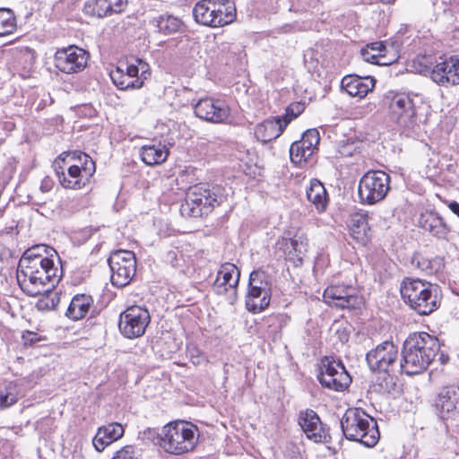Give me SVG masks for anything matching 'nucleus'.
<instances>
[{
	"instance_id": "nucleus-50",
	"label": "nucleus",
	"mask_w": 459,
	"mask_h": 459,
	"mask_svg": "<svg viewBox=\"0 0 459 459\" xmlns=\"http://www.w3.org/2000/svg\"><path fill=\"white\" fill-rule=\"evenodd\" d=\"M112 459H136L133 446H126L117 451Z\"/></svg>"
},
{
	"instance_id": "nucleus-22",
	"label": "nucleus",
	"mask_w": 459,
	"mask_h": 459,
	"mask_svg": "<svg viewBox=\"0 0 459 459\" xmlns=\"http://www.w3.org/2000/svg\"><path fill=\"white\" fill-rule=\"evenodd\" d=\"M375 83L376 80L370 76L346 75L342 78L341 86L350 96L362 99L374 89Z\"/></svg>"
},
{
	"instance_id": "nucleus-32",
	"label": "nucleus",
	"mask_w": 459,
	"mask_h": 459,
	"mask_svg": "<svg viewBox=\"0 0 459 459\" xmlns=\"http://www.w3.org/2000/svg\"><path fill=\"white\" fill-rule=\"evenodd\" d=\"M169 155V151L160 143L157 144L143 145L140 150L142 160L148 166L163 163Z\"/></svg>"
},
{
	"instance_id": "nucleus-2",
	"label": "nucleus",
	"mask_w": 459,
	"mask_h": 459,
	"mask_svg": "<svg viewBox=\"0 0 459 459\" xmlns=\"http://www.w3.org/2000/svg\"><path fill=\"white\" fill-rule=\"evenodd\" d=\"M17 282L22 290L30 297L50 291L60 280L56 262H27L20 260L17 269Z\"/></svg>"
},
{
	"instance_id": "nucleus-55",
	"label": "nucleus",
	"mask_w": 459,
	"mask_h": 459,
	"mask_svg": "<svg viewBox=\"0 0 459 459\" xmlns=\"http://www.w3.org/2000/svg\"><path fill=\"white\" fill-rule=\"evenodd\" d=\"M166 262L170 264L173 267H178L179 265L178 264V252L174 250H170L166 254Z\"/></svg>"
},
{
	"instance_id": "nucleus-38",
	"label": "nucleus",
	"mask_w": 459,
	"mask_h": 459,
	"mask_svg": "<svg viewBox=\"0 0 459 459\" xmlns=\"http://www.w3.org/2000/svg\"><path fill=\"white\" fill-rule=\"evenodd\" d=\"M55 66L65 74L82 71L87 66V59H54Z\"/></svg>"
},
{
	"instance_id": "nucleus-23",
	"label": "nucleus",
	"mask_w": 459,
	"mask_h": 459,
	"mask_svg": "<svg viewBox=\"0 0 459 459\" xmlns=\"http://www.w3.org/2000/svg\"><path fill=\"white\" fill-rule=\"evenodd\" d=\"M289 123L290 119L286 117L266 119L255 126V135L257 140L263 143H268L278 138L283 133Z\"/></svg>"
},
{
	"instance_id": "nucleus-4",
	"label": "nucleus",
	"mask_w": 459,
	"mask_h": 459,
	"mask_svg": "<svg viewBox=\"0 0 459 459\" xmlns=\"http://www.w3.org/2000/svg\"><path fill=\"white\" fill-rule=\"evenodd\" d=\"M343 436L367 447L375 446L380 438L377 420L359 408H349L340 420Z\"/></svg>"
},
{
	"instance_id": "nucleus-62",
	"label": "nucleus",
	"mask_w": 459,
	"mask_h": 459,
	"mask_svg": "<svg viewBox=\"0 0 459 459\" xmlns=\"http://www.w3.org/2000/svg\"><path fill=\"white\" fill-rule=\"evenodd\" d=\"M448 208L453 213H455L459 218V203H457L456 201H452L449 203Z\"/></svg>"
},
{
	"instance_id": "nucleus-1",
	"label": "nucleus",
	"mask_w": 459,
	"mask_h": 459,
	"mask_svg": "<svg viewBox=\"0 0 459 459\" xmlns=\"http://www.w3.org/2000/svg\"><path fill=\"white\" fill-rule=\"evenodd\" d=\"M439 350L437 337L426 332L411 333L403 342L400 371L408 376L422 373L433 362Z\"/></svg>"
},
{
	"instance_id": "nucleus-34",
	"label": "nucleus",
	"mask_w": 459,
	"mask_h": 459,
	"mask_svg": "<svg viewBox=\"0 0 459 459\" xmlns=\"http://www.w3.org/2000/svg\"><path fill=\"white\" fill-rule=\"evenodd\" d=\"M412 264L427 275L437 274L442 272L445 267L444 258L438 255L432 258L417 255L412 259Z\"/></svg>"
},
{
	"instance_id": "nucleus-37",
	"label": "nucleus",
	"mask_w": 459,
	"mask_h": 459,
	"mask_svg": "<svg viewBox=\"0 0 459 459\" xmlns=\"http://www.w3.org/2000/svg\"><path fill=\"white\" fill-rule=\"evenodd\" d=\"M16 29V18L10 8H0V37L13 33Z\"/></svg>"
},
{
	"instance_id": "nucleus-54",
	"label": "nucleus",
	"mask_w": 459,
	"mask_h": 459,
	"mask_svg": "<svg viewBox=\"0 0 459 459\" xmlns=\"http://www.w3.org/2000/svg\"><path fill=\"white\" fill-rule=\"evenodd\" d=\"M135 62L140 67V74L143 82L151 75L149 65L143 59H135Z\"/></svg>"
},
{
	"instance_id": "nucleus-17",
	"label": "nucleus",
	"mask_w": 459,
	"mask_h": 459,
	"mask_svg": "<svg viewBox=\"0 0 459 459\" xmlns=\"http://www.w3.org/2000/svg\"><path fill=\"white\" fill-rule=\"evenodd\" d=\"M194 110L196 117L212 123H223L230 117V108L223 101L210 98L201 99Z\"/></svg>"
},
{
	"instance_id": "nucleus-13",
	"label": "nucleus",
	"mask_w": 459,
	"mask_h": 459,
	"mask_svg": "<svg viewBox=\"0 0 459 459\" xmlns=\"http://www.w3.org/2000/svg\"><path fill=\"white\" fill-rule=\"evenodd\" d=\"M84 159V166L67 164V174L64 169L59 171L56 168V173L62 186L70 189H81L89 182L96 170L95 163L89 155H82Z\"/></svg>"
},
{
	"instance_id": "nucleus-15",
	"label": "nucleus",
	"mask_w": 459,
	"mask_h": 459,
	"mask_svg": "<svg viewBox=\"0 0 459 459\" xmlns=\"http://www.w3.org/2000/svg\"><path fill=\"white\" fill-rule=\"evenodd\" d=\"M419 226L432 238L439 241H448L452 232L451 226L435 210H426L421 212Z\"/></svg>"
},
{
	"instance_id": "nucleus-16",
	"label": "nucleus",
	"mask_w": 459,
	"mask_h": 459,
	"mask_svg": "<svg viewBox=\"0 0 459 459\" xmlns=\"http://www.w3.org/2000/svg\"><path fill=\"white\" fill-rule=\"evenodd\" d=\"M324 301L337 308H355L358 304V296L351 286L331 285L323 294Z\"/></svg>"
},
{
	"instance_id": "nucleus-28",
	"label": "nucleus",
	"mask_w": 459,
	"mask_h": 459,
	"mask_svg": "<svg viewBox=\"0 0 459 459\" xmlns=\"http://www.w3.org/2000/svg\"><path fill=\"white\" fill-rule=\"evenodd\" d=\"M152 23L164 35L182 33L186 30V25L180 18L168 13L155 17Z\"/></svg>"
},
{
	"instance_id": "nucleus-46",
	"label": "nucleus",
	"mask_w": 459,
	"mask_h": 459,
	"mask_svg": "<svg viewBox=\"0 0 459 459\" xmlns=\"http://www.w3.org/2000/svg\"><path fill=\"white\" fill-rule=\"evenodd\" d=\"M161 431L158 432L157 429L147 428L143 431L140 432V438L145 442H152L158 444L160 446L161 441Z\"/></svg>"
},
{
	"instance_id": "nucleus-9",
	"label": "nucleus",
	"mask_w": 459,
	"mask_h": 459,
	"mask_svg": "<svg viewBox=\"0 0 459 459\" xmlns=\"http://www.w3.org/2000/svg\"><path fill=\"white\" fill-rule=\"evenodd\" d=\"M111 270V282L117 288L128 285L136 273V257L134 252L117 250L108 260Z\"/></svg>"
},
{
	"instance_id": "nucleus-31",
	"label": "nucleus",
	"mask_w": 459,
	"mask_h": 459,
	"mask_svg": "<svg viewBox=\"0 0 459 459\" xmlns=\"http://www.w3.org/2000/svg\"><path fill=\"white\" fill-rule=\"evenodd\" d=\"M214 0H200L193 8L192 13L196 23L212 27L215 22Z\"/></svg>"
},
{
	"instance_id": "nucleus-27",
	"label": "nucleus",
	"mask_w": 459,
	"mask_h": 459,
	"mask_svg": "<svg viewBox=\"0 0 459 459\" xmlns=\"http://www.w3.org/2000/svg\"><path fill=\"white\" fill-rule=\"evenodd\" d=\"M93 305V299L91 295L76 294L73 297L66 309L65 316L77 321L83 318Z\"/></svg>"
},
{
	"instance_id": "nucleus-42",
	"label": "nucleus",
	"mask_w": 459,
	"mask_h": 459,
	"mask_svg": "<svg viewBox=\"0 0 459 459\" xmlns=\"http://www.w3.org/2000/svg\"><path fill=\"white\" fill-rule=\"evenodd\" d=\"M307 154V152L304 143H300V142L296 141L290 145V158L294 164H300L307 161L311 155Z\"/></svg>"
},
{
	"instance_id": "nucleus-52",
	"label": "nucleus",
	"mask_w": 459,
	"mask_h": 459,
	"mask_svg": "<svg viewBox=\"0 0 459 459\" xmlns=\"http://www.w3.org/2000/svg\"><path fill=\"white\" fill-rule=\"evenodd\" d=\"M368 49L373 51H378L379 53H381L385 49V45L383 44V42H372L367 44L366 47L360 49V55L363 56L368 55Z\"/></svg>"
},
{
	"instance_id": "nucleus-64",
	"label": "nucleus",
	"mask_w": 459,
	"mask_h": 459,
	"mask_svg": "<svg viewBox=\"0 0 459 459\" xmlns=\"http://www.w3.org/2000/svg\"><path fill=\"white\" fill-rule=\"evenodd\" d=\"M385 55L382 54H371L369 57L375 58V57H384Z\"/></svg>"
},
{
	"instance_id": "nucleus-35",
	"label": "nucleus",
	"mask_w": 459,
	"mask_h": 459,
	"mask_svg": "<svg viewBox=\"0 0 459 459\" xmlns=\"http://www.w3.org/2000/svg\"><path fill=\"white\" fill-rule=\"evenodd\" d=\"M20 394L21 388L15 381H10L0 387V409H5L16 403Z\"/></svg>"
},
{
	"instance_id": "nucleus-10",
	"label": "nucleus",
	"mask_w": 459,
	"mask_h": 459,
	"mask_svg": "<svg viewBox=\"0 0 459 459\" xmlns=\"http://www.w3.org/2000/svg\"><path fill=\"white\" fill-rule=\"evenodd\" d=\"M398 357V347L392 341H385L366 354V361L373 372L392 373L399 368Z\"/></svg>"
},
{
	"instance_id": "nucleus-40",
	"label": "nucleus",
	"mask_w": 459,
	"mask_h": 459,
	"mask_svg": "<svg viewBox=\"0 0 459 459\" xmlns=\"http://www.w3.org/2000/svg\"><path fill=\"white\" fill-rule=\"evenodd\" d=\"M382 374L383 376L376 377L371 385V388L374 392L378 394H389L394 390L395 383L394 381V378L391 377L390 373Z\"/></svg>"
},
{
	"instance_id": "nucleus-58",
	"label": "nucleus",
	"mask_w": 459,
	"mask_h": 459,
	"mask_svg": "<svg viewBox=\"0 0 459 459\" xmlns=\"http://www.w3.org/2000/svg\"><path fill=\"white\" fill-rule=\"evenodd\" d=\"M53 187V181L50 178L48 177H46L45 178H43V180L41 181V184H40V190L43 192V193H47V192H49Z\"/></svg>"
},
{
	"instance_id": "nucleus-20",
	"label": "nucleus",
	"mask_w": 459,
	"mask_h": 459,
	"mask_svg": "<svg viewBox=\"0 0 459 459\" xmlns=\"http://www.w3.org/2000/svg\"><path fill=\"white\" fill-rule=\"evenodd\" d=\"M240 272L238 267L230 263L222 264L218 271L213 287L217 294H226L228 290H231L236 295L237 287L238 285Z\"/></svg>"
},
{
	"instance_id": "nucleus-60",
	"label": "nucleus",
	"mask_w": 459,
	"mask_h": 459,
	"mask_svg": "<svg viewBox=\"0 0 459 459\" xmlns=\"http://www.w3.org/2000/svg\"><path fill=\"white\" fill-rule=\"evenodd\" d=\"M195 352L197 353V355H194L192 352H191V361L193 362V364L195 365H199L203 362L204 360V356L202 354H200L199 351L198 350H195Z\"/></svg>"
},
{
	"instance_id": "nucleus-51",
	"label": "nucleus",
	"mask_w": 459,
	"mask_h": 459,
	"mask_svg": "<svg viewBox=\"0 0 459 459\" xmlns=\"http://www.w3.org/2000/svg\"><path fill=\"white\" fill-rule=\"evenodd\" d=\"M300 140H306V142L319 143V132L316 129H308L302 134Z\"/></svg>"
},
{
	"instance_id": "nucleus-45",
	"label": "nucleus",
	"mask_w": 459,
	"mask_h": 459,
	"mask_svg": "<svg viewBox=\"0 0 459 459\" xmlns=\"http://www.w3.org/2000/svg\"><path fill=\"white\" fill-rule=\"evenodd\" d=\"M59 55H65V57H89V52L74 45L57 49L55 57H59Z\"/></svg>"
},
{
	"instance_id": "nucleus-11",
	"label": "nucleus",
	"mask_w": 459,
	"mask_h": 459,
	"mask_svg": "<svg viewBox=\"0 0 459 459\" xmlns=\"http://www.w3.org/2000/svg\"><path fill=\"white\" fill-rule=\"evenodd\" d=\"M150 321L151 316L147 308L131 306L120 314L118 328L124 337L134 339L144 334Z\"/></svg>"
},
{
	"instance_id": "nucleus-36",
	"label": "nucleus",
	"mask_w": 459,
	"mask_h": 459,
	"mask_svg": "<svg viewBox=\"0 0 459 459\" xmlns=\"http://www.w3.org/2000/svg\"><path fill=\"white\" fill-rule=\"evenodd\" d=\"M110 78L114 84L121 89L126 90L129 88L132 89H139L143 86V81L139 78L135 80H129L124 73V69L122 68V65L117 66L116 70H112L110 72Z\"/></svg>"
},
{
	"instance_id": "nucleus-33",
	"label": "nucleus",
	"mask_w": 459,
	"mask_h": 459,
	"mask_svg": "<svg viewBox=\"0 0 459 459\" xmlns=\"http://www.w3.org/2000/svg\"><path fill=\"white\" fill-rule=\"evenodd\" d=\"M214 4L215 22L212 27H222L235 20L236 9L230 0H214Z\"/></svg>"
},
{
	"instance_id": "nucleus-63",
	"label": "nucleus",
	"mask_w": 459,
	"mask_h": 459,
	"mask_svg": "<svg viewBox=\"0 0 459 459\" xmlns=\"http://www.w3.org/2000/svg\"><path fill=\"white\" fill-rule=\"evenodd\" d=\"M351 149V146H343L342 151H341V153L343 154V155H351L352 154V152Z\"/></svg>"
},
{
	"instance_id": "nucleus-53",
	"label": "nucleus",
	"mask_w": 459,
	"mask_h": 459,
	"mask_svg": "<svg viewBox=\"0 0 459 459\" xmlns=\"http://www.w3.org/2000/svg\"><path fill=\"white\" fill-rule=\"evenodd\" d=\"M140 73V67L137 65L131 64V65H126V75L128 77L129 80H131L134 77H136V79H140L143 81Z\"/></svg>"
},
{
	"instance_id": "nucleus-43",
	"label": "nucleus",
	"mask_w": 459,
	"mask_h": 459,
	"mask_svg": "<svg viewBox=\"0 0 459 459\" xmlns=\"http://www.w3.org/2000/svg\"><path fill=\"white\" fill-rule=\"evenodd\" d=\"M255 285L261 289H272L268 274L262 270L253 271L249 275L248 286L254 287Z\"/></svg>"
},
{
	"instance_id": "nucleus-24",
	"label": "nucleus",
	"mask_w": 459,
	"mask_h": 459,
	"mask_svg": "<svg viewBox=\"0 0 459 459\" xmlns=\"http://www.w3.org/2000/svg\"><path fill=\"white\" fill-rule=\"evenodd\" d=\"M125 429L120 423L111 422L98 429L92 440L95 449L101 452L111 443L123 437Z\"/></svg>"
},
{
	"instance_id": "nucleus-8",
	"label": "nucleus",
	"mask_w": 459,
	"mask_h": 459,
	"mask_svg": "<svg viewBox=\"0 0 459 459\" xmlns=\"http://www.w3.org/2000/svg\"><path fill=\"white\" fill-rule=\"evenodd\" d=\"M390 190V177L382 170H369L359 183V196L361 203L375 204L386 196Z\"/></svg>"
},
{
	"instance_id": "nucleus-29",
	"label": "nucleus",
	"mask_w": 459,
	"mask_h": 459,
	"mask_svg": "<svg viewBox=\"0 0 459 459\" xmlns=\"http://www.w3.org/2000/svg\"><path fill=\"white\" fill-rule=\"evenodd\" d=\"M20 260H27V262L38 261L44 263L46 261L60 262L59 255L55 248L44 245H35L24 251Z\"/></svg>"
},
{
	"instance_id": "nucleus-49",
	"label": "nucleus",
	"mask_w": 459,
	"mask_h": 459,
	"mask_svg": "<svg viewBox=\"0 0 459 459\" xmlns=\"http://www.w3.org/2000/svg\"><path fill=\"white\" fill-rule=\"evenodd\" d=\"M304 108V104L300 102L292 103L287 108V117H285L287 119H290V122L293 118H296L299 115H300L303 112Z\"/></svg>"
},
{
	"instance_id": "nucleus-30",
	"label": "nucleus",
	"mask_w": 459,
	"mask_h": 459,
	"mask_svg": "<svg viewBox=\"0 0 459 459\" xmlns=\"http://www.w3.org/2000/svg\"><path fill=\"white\" fill-rule=\"evenodd\" d=\"M306 195L307 200L319 212L325 210L328 204V195L322 182L316 178L311 179Z\"/></svg>"
},
{
	"instance_id": "nucleus-6",
	"label": "nucleus",
	"mask_w": 459,
	"mask_h": 459,
	"mask_svg": "<svg viewBox=\"0 0 459 459\" xmlns=\"http://www.w3.org/2000/svg\"><path fill=\"white\" fill-rule=\"evenodd\" d=\"M412 95L404 91L389 90L379 101L380 108L385 111L391 121L406 130L417 126V113Z\"/></svg>"
},
{
	"instance_id": "nucleus-26",
	"label": "nucleus",
	"mask_w": 459,
	"mask_h": 459,
	"mask_svg": "<svg viewBox=\"0 0 459 459\" xmlns=\"http://www.w3.org/2000/svg\"><path fill=\"white\" fill-rule=\"evenodd\" d=\"M349 228L351 236L359 245L364 247L370 241L371 230L368 226V216L367 214H352L350 220Z\"/></svg>"
},
{
	"instance_id": "nucleus-57",
	"label": "nucleus",
	"mask_w": 459,
	"mask_h": 459,
	"mask_svg": "<svg viewBox=\"0 0 459 459\" xmlns=\"http://www.w3.org/2000/svg\"><path fill=\"white\" fill-rule=\"evenodd\" d=\"M298 142H300V143H304L305 148L307 149V155H313L315 152V150L317 149V145L319 143H312V142H306V140H299Z\"/></svg>"
},
{
	"instance_id": "nucleus-21",
	"label": "nucleus",
	"mask_w": 459,
	"mask_h": 459,
	"mask_svg": "<svg viewBox=\"0 0 459 459\" xmlns=\"http://www.w3.org/2000/svg\"><path fill=\"white\" fill-rule=\"evenodd\" d=\"M430 78L439 85L459 84V59H443L433 66Z\"/></svg>"
},
{
	"instance_id": "nucleus-5",
	"label": "nucleus",
	"mask_w": 459,
	"mask_h": 459,
	"mask_svg": "<svg viewBox=\"0 0 459 459\" xmlns=\"http://www.w3.org/2000/svg\"><path fill=\"white\" fill-rule=\"evenodd\" d=\"M160 447L168 454L181 455L195 450L198 429L191 422L171 421L161 429Z\"/></svg>"
},
{
	"instance_id": "nucleus-39",
	"label": "nucleus",
	"mask_w": 459,
	"mask_h": 459,
	"mask_svg": "<svg viewBox=\"0 0 459 459\" xmlns=\"http://www.w3.org/2000/svg\"><path fill=\"white\" fill-rule=\"evenodd\" d=\"M432 69L433 64L431 59H407L406 70L411 73L430 76Z\"/></svg>"
},
{
	"instance_id": "nucleus-25",
	"label": "nucleus",
	"mask_w": 459,
	"mask_h": 459,
	"mask_svg": "<svg viewBox=\"0 0 459 459\" xmlns=\"http://www.w3.org/2000/svg\"><path fill=\"white\" fill-rule=\"evenodd\" d=\"M272 296V289H261L256 285L249 287L246 296V308L253 313L257 314L264 310L270 304Z\"/></svg>"
},
{
	"instance_id": "nucleus-59",
	"label": "nucleus",
	"mask_w": 459,
	"mask_h": 459,
	"mask_svg": "<svg viewBox=\"0 0 459 459\" xmlns=\"http://www.w3.org/2000/svg\"><path fill=\"white\" fill-rule=\"evenodd\" d=\"M289 459H305L304 455L300 452L298 447H293L289 452Z\"/></svg>"
},
{
	"instance_id": "nucleus-14",
	"label": "nucleus",
	"mask_w": 459,
	"mask_h": 459,
	"mask_svg": "<svg viewBox=\"0 0 459 459\" xmlns=\"http://www.w3.org/2000/svg\"><path fill=\"white\" fill-rule=\"evenodd\" d=\"M299 424L308 439L315 443L330 442L331 437L328 429L323 424L315 411L307 409L300 411L299 414Z\"/></svg>"
},
{
	"instance_id": "nucleus-47",
	"label": "nucleus",
	"mask_w": 459,
	"mask_h": 459,
	"mask_svg": "<svg viewBox=\"0 0 459 459\" xmlns=\"http://www.w3.org/2000/svg\"><path fill=\"white\" fill-rule=\"evenodd\" d=\"M292 238H281L276 243V247L289 260H292Z\"/></svg>"
},
{
	"instance_id": "nucleus-12",
	"label": "nucleus",
	"mask_w": 459,
	"mask_h": 459,
	"mask_svg": "<svg viewBox=\"0 0 459 459\" xmlns=\"http://www.w3.org/2000/svg\"><path fill=\"white\" fill-rule=\"evenodd\" d=\"M319 383L325 388L342 392L349 387L351 377L342 361L325 357L317 375Z\"/></svg>"
},
{
	"instance_id": "nucleus-19",
	"label": "nucleus",
	"mask_w": 459,
	"mask_h": 459,
	"mask_svg": "<svg viewBox=\"0 0 459 459\" xmlns=\"http://www.w3.org/2000/svg\"><path fill=\"white\" fill-rule=\"evenodd\" d=\"M127 4V0H88L84 4L83 13L100 19L125 12Z\"/></svg>"
},
{
	"instance_id": "nucleus-48",
	"label": "nucleus",
	"mask_w": 459,
	"mask_h": 459,
	"mask_svg": "<svg viewBox=\"0 0 459 459\" xmlns=\"http://www.w3.org/2000/svg\"><path fill=\"white\" fill-rule=\"evenodd\" d=\"M82 155H87L85 152L81 151H74L72 152L65 153V157L62 158V161L65 164H77L84 166V159L81 157Z\"/></svg>"
},
{
	"instance_id": "nucleus-7",
	"label": "nucleus",
	"mask_w": 459,
	"mask_h": 459,
	"mask_svg": "<svg viewBox=\"0 0 459 459\" xmlns=\"http://www.w3.org/2000/svg\"><path fill=\"white\" fill-rule=\"evenodd\" d=\"M224 196L218 186L197 184L187 189L185 202L181 204L183 216L199 218L207 215L223 202Z\"/></svg>"
},
{
	"instance_id": "nucleus-44",
	"label": "nucleus",
	"mask_w": 459,
	"mask_h": 459,
	"mask_svg": "<svg viewBox=\"0 0 459 459\" xmlns=\"http://www.w3.org/2000/svg\"><path fill=\"white\" fill-rule=\"evenodd\" d=\"M304 65L312 76L318 79L324 78L327 74V70L319 59H304Z\"/></svg>"
},
{
	"instance_id": "nucleus-3",
	"label": "nucleus",
	"mask_w": 459,
	"mask_h": 459,
	"mask_svg": "<svg viewBox=\"0 0 459 459\" xmlns=\"http://www.w3.org/2000/svg\"><path fill=\"white\" fill-rule=\"evenodd\" d=\"M400 291L403 301L420 316L430 315L440 306L439 287L427 281L405 278Z\"/></svg>"
},
{
	"instance_id": "nucleus-18",
	"label": "nucleus",
	"mask_w": 459,
	"mask_h": 459,
	"mask_svg": "<svg viewBox=\"0 0 459 459\" xmlns=\"http://www.w3.org/2000/svg\"><path fill=\"white\" fill-rule=\"evenodd\" d=\"M438 415L442 419L454 418L459 414V386L450 385L440 390L435 401Z\"/></svg>"
},
{
	"instance_id": "nucleus-41",
	"label": "nucleus",
	"mask_w": 459,
	"mask_h": 459,
	"mask_svg": "<svg viewBox=\"0 0 459 459\" xmlns=\"http://www.w3.org/2000/svg\"><path fill=\"white\" fill-rule=\"evenodd\" d=\"M292 261L302 263V257L307 251V238L303 235H295L292 238Z\"/></svg>"
},
{
	"instance_id": "nucleus-56",
	"label": "nucleus",
	"mask_w": 459,
	"mask_h": 459,
	"mask_svg": "<svg viewBox=\"0 0 459 459\" xmlns=\"http://www.w3.org/2000/svg\"><path fill=\"white\" fill-rule=\"evenodd\" d=\"M22 340L24 342L25 345L28 344H33L35 342H37L39 339L37 337V333L32 332H27L26 333L22 334Z\"/></svg>"
},
{
	"instance_id": "nucleus-61",
	"label": "nucleus",
	"mask_w": 459,
	"mask_h": 459,
	"mask_svg": "<svg viewBox=\"0 0 459 459\" xmlns=\"http://www.w3.org/2000/svg\"><path fill=\"white\" fill-rule=\"evenodd\" d=\"M366 60L370 62L371 64L377 65H391L394 63H395L396 61H398V59H394V60L390 61V62H381L382 59H378V58H376V59H366Z\"/></svg>"
}]
</instances>
